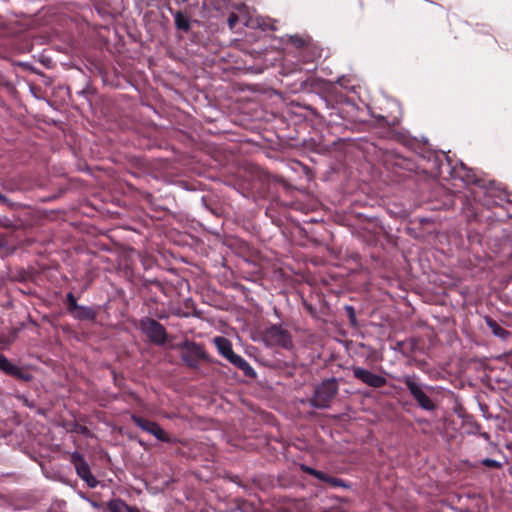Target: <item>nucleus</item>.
I'll return each mask as SVG.
<instances>
[{
  "instance_id": "obj_1",
  "label": "nucleus",
  "mask_w": 512,
  "mask_h": 512,
  "mask_svg": "<svg viewBox=\"0 0 512 512\" xmlns=\"http://www.w3.org/2000/svg\"><path fill=\"white\" fill-rule=\"evenodd\" d=\"M263 343L267 347H279L285 350L294 348L291 333L280 324H271L261 333Z\"/></svg>"
},
{
  "instance_id": "obj_2",
  "label": "nucleus",
  "mask_w": 512,
  "mask_h": 512,
  "mask_svg": "<svg viewBox=\"0 0 512 512\" xmlns=\"http://www.w3.org/2000/svg\"><path fill=\"white\" fill-rule=\"evenodd\" d=\"M402 381L406 385L407 389L419 407L426 411H432L436 408L435 403L426 392V390H432V387L425 386L420 383L417 376L414 374L404 376Z\"/></svg>"
},
{
  "instance_id": "obj_3",
  "label": "nucleus",
  "mask_w": 512,
  "mask_h": 512,
  "mask_svg": "<svg viewBox=\"0 0 512 512\" xmlns=\"http://www.w3.org/2000/svg\"><path fill=\"white\" fill-rule=\"evenodd\" d=\"M337 393V380L335 378L326 379L316 387L313 397L310 399V406L317 409L329 408Z\"/></svg>"
},
{
  "instance_id": "obj_4",
  "label": "nucleus",
  "mask_w": 512,
  "mask_h": 512,
  "mask_svg": "<svg viewBox=\"0 0 512 512\" xmlns=\"http://www.w3.org/2000/svg\"><path fill=\"white\" fill-rule=\"evenodd\" d=\"M177 349H181V359L190 368H197L201 360L208 358L202 345L193 341L185 340L176 345Z\"/></svg>"
},
{
  "instance_id": "obj_5",
  "label": "nucleus",
  "mask_w": 512,
  "mask_h": 512,
  "mask_svg": "<svg viewBox=\"0 0 512 512\" xmlns=\"http://www.w3.org/2000/svg\"><path fill=\"white\" fill-rule=\"evenodd\" d=\"M140 327L143 333L152 343L163 345L167 341V332L165 327L155 319L145 317L140 321Z\"/></svg>"
},
{
  "instance_id": "obj_6",
  "label": "nucleus",
  "mask_w": 512,
  "mask_h": 512,
  "mask_svg": "<svg viewBox=\"0 0 512 512\" xmlns=\"http://www.w3.org/2000/svg\"><path fill=\"white\" fill-rule=\"evenodd\" d=\"M67 310L77 320L94 321L96 318V311L92 307L78 305L77 299L72 292L66 296Z\"/></svg>"
},
{
  "instance_id": "obj_7",
  "label": "nucleus",
  "mask_w": 512,
  "mask_h": 512,
  "mask_svg": "<svg viewBox=\"0 0 512 512\" xmlns=\"http://www.w3.org/2000/svg\"><path fill=\"white\" fill-rule=\"evenodd\" d=\"M71 462L75 466L77 475L85 481L90 488H95L98 485V480L91 473L90 467L82 454L78 452L72 453Z\"/></svg>"
},
{
  "instance_id": "obj_8",
  "label": "nucleus",
  "mask_w": 512,
  "mask_h": 512,
  "mask_svg": "<svg viewBox=\"0 0 512 512\" xmlns=\"http://www.w3.org/2000/svg\"><path fill=\"white\" fill-rule=\"evenodd\" d=\"M131 420L136 426L141 428L143 431L153 435L156 439L162 442L171 441L167 433L156 422L150 421L135 414L131 415Z\"/></svg>"
},
{
  "instance_id": "obj_9",
  "label": "nucleus",
  "mask_w": 512,
  "mask_h": 512,
  "mask_svg": "<svg viewBox=\"0 0 512 512\" xmlns=\"http://www.w3.org/2000/svg\"><path fill=\"white\" fill-rule=\"evenodd\" d=\"M352 372L356 379L373 388H381L387 383L385 377L359 366L352 367Z\"/></svg>"
},
{
  "instance_id": "obj_10",
  "label": "nucleus",
  "mask_w": 512,
  "mask_h": 512,
  "mask_svg": "<svg viewBox=\"0 0 512 512\" xmlns=\"http://www.w3.org/2000/svg\"><path fill=\"white\" fill-rule=\"evenodd\" d=\"M0 370L24 381H30L32 378L29 373L24 372L20 367L11 363L3 354H0Z\"/></svg>"
},
{
  "instance_id": "obj_11",
  "label": "nucleus",
  "mask_w": 512,
  "mask_h": 512,
  "mask_svg": "<svg viewBox=\"0 0 512 512\" xmlns=\"http://www.w3.org/2000/svg\"><path fill=\"white\" fill-rule=\"evenodd\" d=\"M227 360L232 363L234 366H236L237 368H239L240 370H242L244 372V374L246 376H255L256 373L254 371V369L250 366V364L243 358L241 357L240 355L236 354V353H232L228 358Z\"/></svg>"
},
{
  "instance_id": "obj_12",
  "label": "nucleus",
  "mask_w": 512,
  "mask_h": 512,
  "mask_svg": "<svg viewBox=\"0 0 512 512\" xmlns=\"http://www.w3.org/2000/svg\"><path fill=\"white\" fill-rule=\"evenodd\" d=\"M488 197L492 198L493 205L502 206L504 202L512 203V194L505 190H490L488 192Z\"/></svg>"
},
{
  "instance_id": "obj_13",
  "label": "nucleus",
  "mask_w": 512,
  "mask_h": 512,
  "mask_svg": "<svg viewBox=\"0 0 512 512\" xmlns=\"http://www.w3.org/2000/svg\"><path fill=\"white\" fill-rule=\"evenodd\" d=\"M484 320H485L487 326L490 328V330H491V332L493 333L494 336H496V337H498L500 339L505 340V339H507L511 335V332H509L508 330H506L505 328L500 326L491 317L485 316Z\"/></svg>"
},
{
  "instance_id": "obj_14",
  "label": "nucleus",
  "mask_w": 512,
  "mask_h": 512,
  "mask_svg": "<svg viewBox=\"0 0 512 512\" xmlns=\"http://www.w3.org/2000/svg\"><path fill=\"white\" fill-rule=\"evenodd\" d=\"M214 343L217 347L218 352L224 356L226 359L234 352L232 349L231 342L222 336H218L214 338Z\"/></svg>"
},
{
  "instance_id": "obj_15",
  "label": "nucleus",
  "mask_w": 512,
  "mask_h": 512,
  "mask_svg": "<svg viewBox=\"0 0 512 512\" xmlns=\"http://www.w3.org/2000/svg\"><path fill=\"white\" fill-rule=\"evenodd\" d=\"M109 512H140L138 508L127 505L121 499H114L108 503Z\"/></svg>"
},
{
  "instance_id": "obj_16",
  "label": "nucleus",
  "mask_w": 512,
  "mask_h": 512,
  "mask_svg": "<svg viewBox=\"0 0 512 512\" xmlns=\"http://www.w3.org/2000/svg\"><path fill=\"white\" fill-rule=\"evenodd\" d=\"M175 26L178 30L188 32L191 29V22L188 16L183 12L177 11L173 14Z\"/></svg>"
},
{
  "instance_id": "obj_17",
  "label": "nucleus",
  "mask_w": 512,
  "mask_h": 512,
  "mask_svg": "<svg viewBox=\"0 0 512 512\" xmlns=\"http://www.w3.org/2000/svg\"><path fill=\"white\" fill-rule=\"evenodd\" d=\"M288 41L296 48H308L311 44V38L308 36L290 35Z\"/></svg>"
},
{
  "instance_id": "obj_18",
  "label": "nucleus",
  "mask_w": 512,
  "mask_h": 512,
  "mask_svg": "<svg viewBox=\"0 0 512 512\" xmlns=\"http://www.w3.org/2000/svg\"><path fill=\"white\" fill-rule=\"evenodd\" d=\"M232 0H212L214 8L218 11L228 10L231 7Z\"/></svg>"
},
{
  "instance_id": "obj_19",
  "label": "nucleus",
  "mask_w": 512,
  "mask_h": 512,
  "mask_svg": "<svg viewBox=\"0 0 512 512\" xmlns=\"http://www.w3.org/2000/svg\"><path fill=\"white\" fill-rule=\"evenodd\" d=\"M377 119L379 121H382L385 125H388L389 127L397 126L400 123L399 117H393L391 120H388L385 116H378Z\"/></svg>"
},
{
  "instance_id": "obj_20",
  "label": "nucleus",
  "mask_w": 512,
  "mask_h": 512,
  "mask_svg": "<svg viewBox=\"0 0 512 512\" xmlns=\"http://www.w3.org/2000/svg\"><path fill=\"white\" fill-rule=\"evenodd\" d=\"M482 465L486 466V467H489V468H494V469H500L502 467V464L499 462V461H496L494 459H490V458H485L481 461Z\"/></svg>"
},
{
  "instance_id": "obj_21",
  "label": "nucleus",
  "mask_w": 512,
  "mask_h": 512,
  "mask_svg": "<svg viewBox=\"0 0 512 512\" xmlns=\"http://www.w3.org/2000/svg\"><path fill=\"white\" fill-rule=\"evenodd\" d=\"M326 483H329L330 485H332L334 487H344V486H346L341 479L336 478V477H332L330 475H328V480L326 481Z\"/></svg>"
},
{
  "instance_id": "obj_22",
  "label": "nucleus",
  "mask_w": 512,
  "mask_h": 512,
  "mask_svg": "<svg viewBox=\"0 0 512 512\" xmlns=\"http://www.w3.org/2000/svg\"><path fill=\"white\" fill-rule=\"evenodd\" d=\"M326 483H329L330 485H332L334 487H344V486H346L341 479L336 478V477H332L330 475H328V480L326 481Z\"/></svg>"
},
{
  "instance_id": "obj_23",
  "label": "nucleus",
  "mask_w": 512,
  "mask_h": 512,
  "mask_svg": "<svg viewBox=\"0 0 512 512\" xmlns=\"http://www.w3.org/2000/svg\"><path fill=\"white\" fill-rule=\"evenodd\" d=\"M239 18H238V15L235 14L234 12H231L228 19H227V22H228V26L231 30L234 29L235 25L237 24Z\"/></svg>"
},
{
  "instance_id": "obj_24",
  "label": "nucleus",
  "mask_w": 512,
  "mask_h": 512,
  "mask_svg": "<svg viewBox=\"0 0 512 512\" xmlns=\"http://www.w3.org/2000/svg\"><path fill=\"white\" fill-rule=\"evenodd\" d=\"M314 477L322 482H326L328 480V474H326L322 471H319V470L316 471V474Z\"/></svg>"
},
{
  "instance_id": "obj_25",
  "label": "nucleus",
  "mask_w": 512,
  "mask_h": 512,
  "mask_svg": "<svg viewBox=\"0 0 512 512\" xmlns=\"http://www.w3.org/2000/svg\"><path fill=\"white\" fill-rule=\"evenodd\" d=\"M259 26H260L263 30H266V29L276 30L275 22H271V23L263 22V23L259 24Z\"/></svg>"
},
{
  "instance_id": "obj_26",
  "label": "nucleus",
  "mask_w": 512,
  "mask_h": 512,
  "mask_svg": "<svg viewBox=\"0 0 512 512\" xmlns=\"http://www.w3.org/2000/svg\"><path fill=\"white\" fill-rule=\"evenodd\" d=\"M303 471H305L309 475L315 476L317 470L311 467L303 466Z\"/></svg>"
},
{
  "instance_id": "obj_27",
  "label": "nucleus",
  "mask_w": 512,
  "mask_h": 512,
  "mask_svg": "<svg viewBox=\"0 0 512 512\" xmlns=\"http://www.w3.org/2000/svg\"><path fill=\"white\" fill-rule=\"evenodd\" d=\"M0 202L2 204H9L8 198L5 195L1 194V193H0Z\"/></svg>"
},
{
  "instance_id": "obj_28",
  "label": "nucleus",
  "mask_w": 512,
  "mask_h": 512,
  "mask_svg": "<svg viewBox=\"0 0 512 512\" xmlns=\"http://www.w3.org/2000/svg\"><path fill=\"white\" fill-rule=\"evenodd\" d=\"M479 435H480L483 439H485L486 441H489V440H490V438H491V437H490V434H489V433H487V432H481V433H479Z\"/></svg>"
},
{
  "instance_id": "obj_29",
  "label": "nucleus",
  "mask_w": 512,
  "mask_h": 512,
  "mask_svg": "<svg viewBox=\"0 0 512 512\" xmlns=\"http://www.w3.org/2000/svg\"><path fill=\"white\" fill-rule=\"evenodd\" d=\"M346 310L348 311V314H350L351 317H354V309L352 306H347Z\"/></svg>"
},
{
  "instance_id": "obj_30",
  "label": "nucleus",
  "mask_w": 512,
  "mask_h": 512,
  "mask_svg": "<svg viewBox=\"0 0 512 512\" xmlns=\"http://www.w3.org/2000/svg\"><path fill=\"white\" fill-rule=\"evenodd\" d=\"M24 404L28 407H32V404L29 403L27 399L24 400Z\"/></svg>"
},
{
  "instance_id": "obj_31",
  "label": "nucleus",
  "mask_w": 512,
  "mask_h": 512,
  "mask_svg": "<svg viewBox=\"0 0 512 512\" xmlns=\"http://www.w3.org/2000/svg\"><path fill=\"white\" fill-rule=\"evenodd\" d=\"M86 431H87V428H86V427H84V428L82 429V432L84 433V432H86Z\"/></svg>"
}]
</instances>
